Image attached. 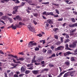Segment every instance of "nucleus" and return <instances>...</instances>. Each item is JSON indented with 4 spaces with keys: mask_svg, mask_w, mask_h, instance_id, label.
I'll return each mask as SVG.
<instances>
[{
    "mask_svg": "<svg viewBox=\"0 0 77 77\" xmlns=\"http://www.w3.org/2000/svg\"><path fill=\"white\" fill-rule=\"evenodd\" d=\"M47 53L48 54H51L52 53V51L51 50H49L48 51Z\"/></svg>",
    "mask_w": 77,
    "mask_h": 77,
    "instance_id": "29",
    "label": "nucleus"
},
{
    "mask_svg": "<svg viewBox=\"0 0 77 77\" xmlns=\"http://www.w3.org/2000/svg\"><path fill=\"white\" fill-rule=\"evenodd\" d=\"M8 17L7 16H5V20H6L7 19H8Z\"/></svg>",
    "mask_w": 77,
    "mask_h": 77,
    "instance_id": "62",
    "label": "nucleus"
},
{
    "mask_svg": "<svg viewBox=\"0 0 77 77\" xmlns=\"http://www.w3.org/2000/svg\"><path fill=\"white\" fill-rule=\"evenodd\" d=\"M43 59H44V58H43V56H40V57H39L38 59L39 62H41V61H42V60H43Z\"/></svg>",
    "mask_w": 77,
    "mask_h": 77,
    "instance_id": "14",
    "label": "nucleus"
},
{
    "mask_svg": "<svg viewBox=\"0 0 77 77\" xmlns=\"http://www.w3.org/2000/svg\"><path fill=\"white\" fill-rule=\"evenodd\" d=\"M70 59L71 60V61L72 62H73L74 61H75V60L74 58V57H72L70 58Z\"/></svg>",
    "mask_w": 77,
    "mask_h": 77,
    "instance_id": "17",
    "label": "nucleus"
},
{
    "mask_svg": "<svg viewBox=\"0 0 77 77\" xmlns=\"http://www.w3.org/2000/svg\"><path fill=\"white\" fill-rule=\"evenodd\" d=\"M8 56H10L11 57H13L14 56V55H12L11 54H9L8 55Z\"/></svg>",
    "mask_w": 77,
    "mask_h": 77,
    "instance_id": "60",
    "label": "nucleus"
},
{
    "mask_svg": "<svg viewBox=\"0 0 77 77\" xmlns=\"http://www.w3.org/2000/svg\"><path fill=\"white\" fill-rule=\"evenodd\" d=\"M54 37L55 39H58V36L57 35H55L54 36Z\"/></svg>",
    "mask_w": 77,
    "mask_h": 77,
    "instance_id": "38",
    "label": "nucleus"
},
{
    "mask_svg": "<svg viewBox=\"0 0 77 77\" xmlns=\"http://www.w3.org/2000/svg\"><path fill=\"white\" fill-rule=\"evenodd\" d=\"M11 66H13V68H16V66H17L18 65V64H15L14 63H12L11 64Z\"/></svg>",
    "mask_w": 77,
    "mask_h": 77,
    "instance_id": "15",
    "label": "nucleus"
},
{
    "mask_svg": "<svg viewBox=\"0 0 77 77\" xmlns=\"http://www.w3.org/2000/svg\"><path fill=\"white\" fill-rule=\"evenodd\" d=\"M74 25V27H77V23L73 24Z\"/></svg>",
    "mask_w": 77,
    "mask_h": 77,
    "instance_id": "45",
    "label": "nucleus"
},
{
    "mask_svg": "<svg viewBox=\"0 0 77 77\" xmlns=\"http://www.w3.org/2000/svg\"><path fill=\"white\" fill-rule=\"evenodd\" d=\"M69 41H70V40L69 39H67L64 42V43L66 44V43H67V42H69Z\"/></svg>",
    "mask_w": 77,
    "mask_h": 77,
    "instance_id": "25",
    "label": "nucleus"
},
{
    "mask_svg": "<svg viewBox=\"0 0 77 77\" xmlns=\"http://www.w3.org/2000/svg\"><path fill=\"white\" fill-rule=\"evenodd\" d=\"M20 60H21V61H23L24 60V59L23 58H19Z\"/></svg>",
    "mask_w": 77,
    "mask_h": 77,
    "instance_id": "42",
    "label": "nucleus"
},
{
    "mask_svg": "<svg viewBox=\"0 0 77 77\" xmlns=\"http://www.w3.org/2000/svg\"><path fill=\"white\" fill-rule=\"evenodd\" d=\"M53 12H47L46 14V15H52L53 14Z\"/></svg>",
    "mask_w": 77,
    "mask_h": 77,
    "instance_id": "16",
    "label": "nucleus"
},
{
    "mask_svg": "<svg viewBox=\"0 0 77 77\" xmlns=\"http://www.w3.org/2000/svg\"><path fill=\"white\" fill-rule=\"evenodd\" d=\"M34 16L35 17H38V13H34L33 14Z\"/></svg>",
    "mask_w": 77,
    "mask_h": 77,
    "instance_id": "36",
    "label": "nucleus"
},
{
    "mask_svg": "<svg viewBox=\"0 0 77 77\" xmlns=\"http://www.w3.org/2000/svg\"><path fill=\"white\" fill-rule=\"evenodd\" d=\"M68 72H67L65 73L63 77H67V76H68Z\"/></svg>",
    "mask_w": 77,
    "mask_h": 77,
    "instance_id": "31",
    "label": "nucleus"
},
{
    "mask_svg": "<svg viewBox=\"0 0 77 77\" xmlns=\"http://www.w3.org/2000/svg\"><path fill=\"white\" fill-rule=\"evenodd\" d=\"M34 42L33 41L29 42V44L28 45V47H33L32 43H33Z\"/></svg>",
    "mask_w": 77,
    "mask_h": 77,
    "instance_id": "7",
    "label": "nucleus"
},
{
    "mask_svg": "<svg viewBox=\"0 0 77 77\" xmlns=\"http://www.w3.org/2000/svg\"><path fill=\"white\" fill-rule=\"evenodd\" d=\"M41 64L42 65H44L45 63V62L44 61H43L41 62Z\"/></svg>",
    "mask_w": 77,
    "mask_h": 77,
    "instance_id": "57",
    "label": "nucleus"
},
{
    "mask_svg": "<svg viewBox=\"0 0 77 77\" xmlns=\"http://www.w3.org/2000/svg\"><path fill=\"white\" fill-rule=\"evenodd\" d=\"M66 38L67 39H69V36L68 35H66Z\"/></svg>",
    "mask_w": 77,
    "mask_h": 77,
    "instance_id": "43",
    "label": "nucleus"
},
{
    "mask_svg": "<svg viewBox=\"0 0 77 77\" xmlns=\"http://www.w3.org/2000/svg\"><path fill=\"white\" fill-rule=\"evenodd\" d=\"M19 54H21V55H24V53L23 52H20L18 53Z\"/></svg>",
    "mask_w": 77,
    "mask_h": 77,
    "instance_id": "54",
    "label": "nucleus"
},
{
    "mask_svg": "<svg viewBox=\"0 0 77 77\" xmlns=\"http://www.w3.org/2000/svg\"><path fill=\"white\" fill-rule=\"evenodd\" d=\"M35 65H41V63H35Z\"/></svg>",
    "mask_w": 77,
    "mask_h": 77,
    "instance_id": "50",
    "label": "nucleus"
},
{
    "mask_svg": "<svg viewBox=\"0 0 77 77\" xmlns=\"http://www.w3.org/2000/svg\"><path fill=\"white\" fill-rule=\"evenodd\" d=\"M29 73H30V71L27 70L26 71L25 74H28Z\"/></svg>",
    "mask_w": 77,
    "mask_h": 77,
    "instance_id": "32",
    "label": "nucleus"
},
{
    "mask_svg": "<svg viewBox=\"0 0 77 77\" xmlns=\"http://www.w3.org/2000/svg\"><path fill=\"white\" fill-rule=\"evenodd\" d=\"M35 62H36V60H32L31 61V63H34Z\"/></svg>",
    "mask_w": 77,
    "mask_h": 77,
    "instance_id": "44",
    "label": "nucleus"
},
{
    "mask_svg": "<svg viewBox=\"0 0 77 77\" xmlns=\"http://www.w3.org/2000/svg\"><path fill=\"white\" fill-rule=\"evenodd\" d=\"M47 23L50 24H53L54 22L51 19H49L47 20Z\"/></svg>",
    "mask_w": 77,
    "mask_h": 77,
    "instance_id": "5",
    "label": "nucleus"
},
{
    "mask_svg": "<svg viewBox=\"0 0 77 77\" xmlns=\"http://www.w3.org/2000/svg\"><path fill=\"white\" fill-rule=\"evenodd\" d=\"M63 38L62 37H61L60 38V41H61V43H62L63 42Z\"/></svg>",
    "mask_w": 77,
    "mask_h": 77,
    "instance_id": "39",
    "label": "nucleus"
},
{
    "mask_svg": "<svg viewBox=\"0 0 77 77\" xmlns=\"http://www.w3.org/2000/svg\"><path fill=\"white\" fill-rule=\"evenodd\" d=\"M17 20H19V21H22V18L20 16H17L16 17Z\"/></svg>",
    "mask_w": 77,
    "mask_h": 77,
    "instance_id": "9",
    "label": "nucleus"
},
{
    "mask_svg": "<svg viewBox=\"0 0 77 77\" xmlns=\"http://www.w3.org/2000/svg\"><path fill=\"white\" fill-rule=\"evenodd\" d=\"M73 3V2L70 1L69 2V5H71Z\"/></svg>",
    "mask_w": 77,
    "mask_h": 77,
    "instance_id": "61",
    "label": "nucleus"
},
{
    "mask_svg": "<svg viewBox=\"0 0 77 77\" xmlns=\"http://www.w3.org/2000/svg\"><path fill=\"white\" fill-rule=\"evenodd\" d=\"M32 46H33V45H36V43H32Z\"/></svg>",
    "mask_w": 77,
    "mask_h": 77,
    "instance_id": "56",
    "label": "nucleus"
},
{
    "mask_svg": "<svg viewBox=\"0 0 77 77\" xmlns=\"http://www.w3.org/2000/svg\"><path fill=\"white\" fill-rule=\"evenodd\" d=\"M52 4L53 5H54V6H59V4H56L54 2H52Z\"/></svg>",
    "mask_w": 77,
    "mask_h": 77,
    "instance_id": "23",
    "label": "nucleus"
},
{
    "mask_svg": "<svg viewBox=\"0 0 77 77\" xmlns=\"http://www.w3.org/2000/svg\"><path fill=\"white\" fill-rule=\"evenodd\" d=\"M63 20V18L62 17L61 18L58 19V21H62Z\"/></svg>",
    "mask_w": 77,
    "mask_h": 77,
    "instance_id": "40",
    "label": "nucleus"
},
{
    "mask_svg": "<svg viewBox=\"0 0 77 77\" xmlns=\"http://www.w3.org/2000/svg\"><path fill=\"white\" fill-rule=\"evenodd\" d=\"M65 2L67 3V4H69V1L67 0H66L65 1Z\"/></svg>",
    "mask_w": 77,
    "mask_h": 77,
    "instance_id": "49",
    "label": "nucleus"
},
{
    "mask_svg": "<svg viewBox=\"0 0 77 77\" xmlns=\"http://www.w3.org/2000/svg\"><path fill=\"white\" fill-rule=\"evenodd\" d=\"M70 35H71V36H72L74 35V33L71 32L70 31Z\"/></svg>",
    "mask_w": 77,
    "mask_h": 77,
    "instance_id": "46",
    "label": "nucleus"
},
{
    "mask_svg": "<svg viewBox=\"0 0 77 77\" xmlns=\"http://www.w3.org/2000/svg\"><path fill=\"white\" fill-rule=\"evenodd\" d=\"M64 48V46H60L58 47L57 48H56L58 50H62Z\"/></svg>",
    "mask_w": 77,
    "mask_h": 77,
    "instance_id": "6",
    "label": "nucleus"
},
{
    "mask_svg": "<svg viewBox=\"0 0 77 77\" xmlns=\"http://www.w3.org/2000/svg\"><path fill=\"white\" fill-rule=\"evenodd\" d=\"M70 20H71L73 23H75V19L74 18H72Z\"/></svg>",
    "mask_w": 77,
    "mask_h": 77,
    "instance_id": "27",
    "label": "nucleus"
},
{
    "mask_svg": "<svg viewBox=\"0 0 77 77\" xmlns=\"http://www.w3.org/2000/svg\"><path fill=\"white\" fill-rule=\"evenodd\" d=\"M13 62L15 63H20V61H17L16 62V60H15V59H14L13 60Z\"/></svg>",
    "mask_w": 77,
    "mask_h": 77,
    "instance_id": "20",
    "label": "nucleus"
},
{
    "mask_svg": "<svg viewBox=\"0 0 77 77\" xmlns=\"http://www.w3.org/2000/svg\"><path fill=\"white\" fill-rule=\"evenodd\" d=\"M62 42L60 41H58L56 43V45H60Z\"/></svg>",
    "mask_w": 77,
    "mask_h": 77,
    "instance_id": "30",
    "label": "nucleus"
},
{
    "mask_svg": "<svg viewBox=\"0 0 77 77\" xmlns=\"http://www.w3.org/2000/svg\"><path fill=\"white\" fill-rule=\"evenodd\" d=\"M76 31V29H75L73 30L72 31H71V32H72V33H74V32H75Z\"/></svg>",
    "mask_w": 77,
    "mask_h": 77,
    "instance_id": "52",
    "label": "nucleus"
},
{
    "mask_svg": "<svg viewBox=\"0 0 77 77\" xmlns=\"http://www.w3.org/2000/svg\"><path fill=\"white\" fill-rule=\"evenodd\" d=\"M73 13L74 14V15H77V12L76 11H73Z\"/></svg>",
    "mask_w": 77,
    "mask_h": 77,
    "instance_id": "51",
    "label": "nucleus"
},
{
    "mask_svg": "<svg viewBox=\"0 0 77 77\" xmlns=\"http://www.w3.org/2000/svg\"><path fill=\"white\" fill-rule=\"evenodd\" d=\"M75 71L73 70L72 71V72H70V75L72 77L73 76V75H74V74H75Z\"/></svg>",
    "mask_w": 77,
    "mask_h": 77,
    "instance_id": "10",
    "label": "nucleus"
},
{
    "mask_svg": "<svg viewBox=\"0 0 77 77\" xmlns=\"http://www.w3.org/2000/svg\"><path fill=\"white\" fill-rule=\"evenodd\" d=\"M26 2L28 3H32V0H27Z\"/></svg>",
    "mask_w": 77,
    "mask_h": 77,
    "instance_id": "26",
    "label": "nucleus"
},
{
    "mask_svg": "<svg viewBox=\"0 0 77 77\" xmlns=\"http://www.w3.org/2000/svg\"><path fill=\"white\" fill-rule=\"evenodd\" d=\"M71 54V53L70 52V51H68L66 52V53H64V56H68L69 54Z\"/></svg>",
    "mask_w": 77,
    "mask_h": 77,
    "instance_id": "8",
    "label": "nucleus"
},
{
    "mask_svg": "<svg viewBox=\"0 0 77 77\" xmlns=\"http://www.w3.org/2000/svg\"><path fill=\"white\" fill-rule=\"evenodd\" d=\"M39 70H34L32 71V73H33V74H35V75H37L38 74H39Z\"/></svg>",
    "mask_w": 77,
    "mask_h": 77,
    "instance_id": "2",
    "label": "nucleus"
},
{
    "mask_svg": "<svg viewBox=\"0 0 77 77\" xmlns=\"http://www.w3.org/2000/svg\"><path fill=\"white\" fill-rule=\"evenodd\" d=\"M18 11H16L15 10H14L12 12V14H13L14 15V14H16V13Z\"/></svg>",
    "mask_w": 77,
    "mask_h": 77,
    "instance_id": "37",
    "label": "nucleus"
},
{
    "mask_svg": "<svg viewBox=\"0 0 77 77\" xmlns=\"http://www.w3.org/2000/svg\"><path fill=\"white\" fill-rule=\"evenodd\" d=\"M17 25H19L20 26V27H21V26H20L21 25H25V24H24V23H22L21 22H20L19 23V24H17Z\"/></svg>",
    "mask_w": 77,
    "mask_h": 77,
    "instance_id": "19",
    "label": "nucleus"
},
{
    "mask_svg": "<svg viewBox=\"0 0 77 77\" xmlns=\"http://www.w3.org/2000/svg\"><path fill=\"white\" fill-rule=\"evenodd\" d=\"M76 44H75L74 43H73V44L70 45H69V47L70 48H75L76 47Z\"/></svg>",
    "mask_w": 77,
    "mask_h": 77,
    "instance_id": "4",
    "label": "nucleus"
},
{
    "mask_svg": "<svg viewBox=\"0 0 77 77\" xmlns=\"http://www.w3.org/2000/svg\"><path fill=\"white\" fill-rule=\"evenodd\" d=\"M28 27L29 31H30L31 32H33V31H34V29L33 27L30 25H28Z\"/></svg>",
    "mask_w": 77,
    "mask_h": 77,
    "instance_id": "3",
    "label": "nucleus"
},
{
    "mask_svg": "<svg viewBox=\"0 0 77 77\" xmlns=\"http://www.w3.org/2000/svg\"><path fill=\"white\" fill-rule=\"evenodd\" d=\"M66 71H64L63 72H61L60 73V74L58 75L57 76V77H60V76H62V74H64V72H66Z\"/></svg>",
    "mask_w": 77,
    "mask_h": 77,
    "instance_id": "12",
    "label": "nucleus"
},
{
    "mask_svg": "<svg viewBox=\"0 0 77 77\" xmlns=\"http://www.w3.org/2000/svg\"><path fill=\"white\" fill-rule=\"evenodd\" d=\"M21 70L22 71L24 72V71H25V69H24V67H22L21 69Z\"/></svg>",
    "mask_w": 77,
    "mask_h": 77,
    "instance_id": "28",
    "label": "nucleus"
},
{
    "mask_svg": "<svg viewBox=\"0 0 77 77\" xmlns=\"http://www.w3.org/2000/svg\"><path fill=\"white\" fill-rule=\"evenodd\" d=\"M52 16H53L55 18H57L59 17V15L58 14H57L56 15H54V14H53V12L52 13Z\"/></svg>",
    "mask_w": 77,
    "mask_h": 77,
    "instance_id": "21",
    "label": "nucleus"
},
{
    "mask_svg": "<svg viewBox=\"0 0 77 77\" xmlns=\"http://www.w3.org/2000/svg\"><path fill=\"white\" fill-rule=\"evenodd\" d=\"M13 26L12 27V29H14V30H15L16 29H17V27L18 28H21V26H20L19 25H17L16 26H14V24H12Z\"/></svg>",
    "mask_w": 77,
    "mask_h": 77,
    "instance_id": "1",
    "label": "nucleus"
},
{
    "mask_svg": "<svg viewBox=\"0 0 77 77\" xmlns=\"http://www.w3.org/2000/svg\"><path fill=\"white\" fill-rule=\"evenodd\" d=\"M35 51H39V48L36 47L35 48Z\"/></svg>",
    "mask_w": 77,
    "mask_h": 77,
    "instance_id": "41",
    "label": "nucleus"
},
{
    "mask_svg": "<svg viewBox=\"0 0 77 77\" xmlns=\"http://www.w3.org/2000/svg\"><path fill=\"white\" fill-rule=\"evenodd\" d=\"M14 77H18V75H17V74H16L14 75Z\"/></svg>",
    "mask_w": 77,
    "mask_h": 77,
    "instance_id": "63",
    "label": "nucleus"
},
{
    "mask_svg": "<svg viewBox=\"0 0 77 77\" xmlns=\"http://www.w3.org/2000/svg\"><path fill=\"white\" fill-rule=\"evenodd\" d=\"M18 6H15L13 8L14 10L16 12H18Z\"/></svg>",
    "mask_w": 77,
    "mask_h": 77,
    "instance_id": "11",
    "label": "nucleus"
},
{
    "mask_svg": "<svg viewBox=\"0 0 77 77\" xmlns=\"http://www.w3.org/2000/svg\"><path fill=\"white\" fill-rule=\"evenodd\" d=\"M69 26L70 27H74V25L73 24H72V25H69Z\"/></svg>",
    "mask_w": 77,
    "mask_h": 77,
    "instance_id": "53",
    "label": "nucleus"
},
{
    "mask_svg": "<svg viewBox=\"0 0 77 77\" xmlns=\"http://www.w3.org/2000/svg\"><path fill=\"white\" fill-rule=\"evenodd\" d=\"M51 56H52V57H55V56H56V54L54 53H53Z\"/></svg>",
    "mask_w": 77,
    "mask_h": 77,
    "instance_id": "58",
    "label": "nucleus"
},
{
    "mask_svg": "<svg viewBox=\"0 0 77 77\" xmlns=\"http://www.w3.org/2000/svg\"><path fill=\"white\" fill-rule=\"evenodd\" d=\"M3 15V13L2 12H0V16Z\"/></svg>",
    "mask_w": 77,
    "mask_h": 77,
    "instance_id": "59",
    "label": "nucleus"
},
{
    "mask_svg": "<svg viewBox=\"0 0 77 77\" xmlns=\"http://www.w3.org/2000/svg\"><path fill=\"white\" fill-rule=\"evenodd\" d=\"M0 21H1V23H2L4 24H6L5 23V22H4V21H3V20H1Z\"/></svg>",
    "mask_w": 77,
    "mask_h": 77,
    "instance_id": "55",
    "label": "nucleus"
},
{
    "mask_svg": "<svg viewBox=\"0 0 77 77\" xmlns=\"http://www.w3.org/2000/svg\"><path fill=\"white\" fill-rule=\"evenodd\" d=\"M9 0H3L1 1V2L3 3H5V2H8Z\"/></svg>",
    "mask_w": 77,
    "mask_h": 77,
    "instance_id": "18",
    "label": "nucleus"
},
{
    "mask_svg": "<svg viewBox=\"0 0 77 77\" xmlns=\"http://www.w3.org/2000/svg\"><path fill=\"white\" fill-rule=\"evenodd\" d=\"M42 4H44V5H48L49 4V2L42 3Z\"/></svg>",
    "mask_w": 77,
    "mask_h": 77,
    "instance_id": "33",
    "label": "nucleus"
},
{
    "mask_svg": "<svg viewBox=\"0 0 77 77\" xmlns=\"http://www.w3.org/2000/svg\"><path fill=\"white\" fill-rule=\"evenodd\" d=\"M47 50L45 48H43V51L44 53H46V52H47Z\"/></svg>",
    "mask_w": 77,
    "mask_h": 77,
    "instance_id": "34",
    "label": "nucleus"
},
{
    "mask_svg": "<svg viewBox=\"0 0 77 77\" xmlns=\"http://www.w3.org/2000/svg\"><path fill=\"white\" fill-rule=\"evenodd\" d=\"M55 11L56 12V13L57 14H59V10H57V9H56L55 10Z\"/></svg>",
    "mask_w": 77,
    "mask_h": 77,
    "instance_id": "47",
    "label": "nucleus"
},
{
    "mask_svg": "<svg viewBox=\"0 0 77 77\" xmlns=\"http://www.w3.org/2000/svg\"><path fill=\"white\" fill-rule=\"evenodd\" d=\"M33 22L35 25H36V24H37V22H36V21L35 20H33Z\"/></svg>",
    "mask_w": 77,
    "mask_h": 77,
    "instance_id": "48",
    "label": "nucleus"
},
{
    "mask_svg": "<svg viewBox=\"0 0 77 77\" xmlns=\"http://www.w3.org/2000/svg\"><path fill=\"white\" fill-rule=\"evenodd\" d=\"M65 64L66 65H67L68 66H69V65L70 63H69V61H67L65 63Z\"/></svg>",
    "mask_w": 77,
    "mask_h": 77,
    "instance_id": "24",
    "label": "nucleus"
},
{
    "mask_svg": "<svg viewBox=\"0 0 77 77\" xmlns=\"http://www.w3.org/2000/svg\"><path fill=\"white\" fill-rule=\"evenodd\" d=\"M48 77H52V76L51 75V74H48Z\"/></svg>",
    "mask_w": 77,
    "mask_h": 77,
    "instance_id": "64",
    "label": "nucleus"
},
{
    "mask_svg": "<svg viewBox=\"0 0 77 77\" xmlns=\"http://www.w3.org/2000/svg\"><path fill=\"white\" fill-rule=\"evenodd\" d=\"M13 2H14L16 4H18V3H20V2L18 1V0H12Z\"/></svg>",
    "mask_w": 77,
    "mask_h": 77,
    "instance_id": "13",
    "label": "nucleus"
},
{
    "mask_svg": "<svg viewBox=\"0 0 77 77\" xmlns=\"http://www.w3.org/2000/svg\"><path fill=\"white\" fill-rule=\"evenodd\" d=\"M57 30H59V29L57 28H55L53 29V31L54 32H56Z\"/></svg>",
    "mask_w": 77,
    "mask_h": 77,
    "instance_id": "35",
    "label": "nucleus"
},
{
    "mask_svg": "<svg viewBox=\"0 0 77 77\" xmlns=\"http://www.w3.org/2000/svg\"><path fill=\"white\" fill-rule=\"evenodd\" d=\"M14 74V73L13 72H11L10 74L8 75L9 77H12Z\"/></svg>",
    "mask_w": 77,
    "mask_h": 77,
    "instance_id": "22",
    "label": "nucleus"
}]
</instances>
